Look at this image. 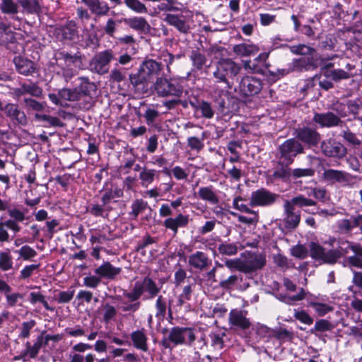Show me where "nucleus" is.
Here are the masks:
<instances>
[{"label": "nucleus", "instance_id": "nucleus-1", "mask_svg": "<svg viewBox=\"0 0 362 362\" xmlns=\"http://www.w3.org/2000/svg\"><path fill=\"white\" fill-rule=\"evenodd\" d=\"M338 247L327 250L319 244L313 243L310 245V256L324 263L333 264L342 256H345L350 251L354 252V247L358 244H354L349 241H338Z\"/></svg>", "mask_w": 362, "mask_h": 362}, {"label": "nucleus", "instance_id": "nucleus-30", "mask_svg": "<svg viewBox=\"0 0 362 362\" xmlns=\"http://www.w3.org/2000/svg\"><path fill=\"white\" fill-rule=\"evenodd\" d=\"M305 298H307L308 305L312 307L320 316H324L333 310L331 305L320 303L315 299H313L312 295L309 294L308 292Z\"/></svg>", "mask_w": 362, "mask_h": 362}, {"label": "nucleus", "instance_id": "nucleus-46", "mask_svg": "<svg viewBox=\"0 0 362 362\" xmlns=\"http://www.w3.org/2000/svg\"><path fill=\"white\" fill-rule=\"evenodd\" d=\"M24 103L25 105L26 108L28 110H33L35 111L36 113L44 111L46 107V103L42 102H38L34 99L32 98H25Z\"/></svg>", "mask_w": 362, "mask_h": 362}, {"label": "nucleus", "instance_id": "nucleus-16", "mask_svg": "<svg viewBox=\"0 0 362 362\" xmlns=\"http://www.w3.org/2000/svg\"><path fill=\"white\" fill-rule=\"evenodd\" d=\"M284 209L285 227L288 229H295L300 223V213L295 211V208L288 203V200L284 202Z\"/></svg>", "mask_w": 362, "mask_h": 362}, {"label": "nucleus", "instance_id": "nucleus-22", "mask_svg": "<svg viewBox=\"0 0 362 362\" xmlns=\"http://www.w3.org/2000/svg\"><path fill=\"white\" fill-rule=\"evenodd\" d=\"M3 110H4L6 116L11 119L23 125L27 124V117L25 112L21 110L16 104L8 103L4 106Z\"/></svg>", "mask_w": 362, "mask_h": 362}, {"label": "nucleus", "instance_id": "nucleus-60", "mask_svg": "<svg viewBox=\"0 0 362 362\" xmlns=\"http://www.w3.org/2000/svg\"><path fill=\"white\" fill-rule=\"evenodd\" d=\"M101 282V279L98 275H88L83 278V286L90 288H95Z\"/></svg>", "mask_w": 362, "mask_h": 362}, {"label": "nucleus", "instance_id": "nucleus-3", "mask_svg": "<svg viewBox=\"0 0 362 362\" xmlns=\"http://www.w3.org/2000/svg\"><path fill=\"white\" fill-rule=\"evenodd\" d=\"M160 288L151 278L146 276L136 281L133 288L124 296L131 301H136L143 296L144 300L155 298L160 292Z\"/></svg>", "mask_w": 362, "mask_h": 362}, {"label": "nucleus", "instance_id": "nucleus-33", "mask_svg": "<svg viewBox=\"0 0 362 362\" xmlns=\"http://www.w3.org/2000/svg\"><path fill=\"white\" fill-rule=\"evenodd\" d=\"M313 57H302L293 59L291 64V69L293 71H303L310 69L313 65Z\"/></svg>", "mask_w": 362, "mask_h": 362}, {"label": "nucleus", "instance_id": "nucleus-28", "mask_svg": "<svg viewBox=\"0 0 362 362\" xmlns=\"http://www.w3.org/2000/svg\"><path fill=\"white\" fill-rule=\"evenodd\" d=\"M88 8L91 13L97 16H104L110 11V6L105 2L100 0H90L88 2Z\"/></svg>", "mask_w": 362, "mask_h": 362}, {"label": "nucleus", "instance_id": "nucleus-37", "mask_svg": "<svg viewBox=\"0 0 362 362\" xmlns=\"http://www.w3.org/2000/svg\"><path fill=\"white\" fill-rule=\"evenodd\" d=\"M324 76L327 78L332 79L336 82L341 80L349 79L353 76L351 73H349L348 71L341 69L325 70L324 72Z\"/></svg>", "mask_w": 362, "mask_h": 362}, {"label": "nucleus", "instance_id": "nucleus-52", "mask_svg": "<svg viewBox=\"0 0 362 362\" xmlns=\"http://www.w3.org/2000/svg\"><path fill=\"white\" fill-rule=\"evenodd\" d=\"M163 172L166 175H170V173H172L177 180H187L188 177V173L186 170L180 166L174 167L171 171H170L167 168H165Z\"/></svg>", "mask_w": 362, "mask_h": 362}, {"label": "nucleus", "instance_id": "nucleus-34", "mask_svg": "<svg viewBox=\"0 0 362 362\" xmlns=\"http://www.w3.org/2000/svg\"><path fill=\"white\" fill-rule=\"evenodd\" d=\"M158 176V172L155 169H148L146 167L142 168L139 173L141 185L144 187H147L152 184L155 178Z\"/></svg>", "mask_w": 362, "mask_h": 362}, {"label": "nucleus", "instance_id": "nucleus-58", "mask_svg": "<svg viewBox=\"0 0 362 362\" xmlns=\"http://www.w3.org/2000/svg\"><path fill=\"white\" fill-rule=\"evenodd\" d=\"M40 267V264H33L25 266L20 272L21 279H27L30 278L35 271L37 270Z\"/></svg>", "mask_w": 362, "mask_h": 362}, {"label": "nucleus", "instance_id": "nucleus-39", "mask_svg": "<svg viewBox=\"0 0 362 362\" xmlns=\"http://www.w3.org/2000/svg\"><path fill=\"white\" fill-rule=\"evenodd\" d=\"M13 262L9 249L0 251V270L6 272L13 268Z\"/></svg>", "mask_w": 362, "mask_h": 362}, {"label": "nucleus", "instance_id": "nucleus-9", "mask_svg": "<svg viewBox=\"0 0 362 362\" xmlns=\"http://www.w3.org/2000/svg\"><path fill=\"white\" fill-rule=\"evenodd\" d=\"M112 59L113 54L110 49L99 52L90 62V70L98 74L107 73L109 70V63Z\"/></svg>", "mask_w": 362, "mask_h": 362}, {"label": "nucleus", "instance_id": "nucleus-50", "mask_svg": "<svg viewBox=\"0 0 362 362\" xmlns=\"http://www.w3.org/2000/svg\"><path fill=\"white\" fill-rule=\"evenodd\" d=\"M218 250L222 255H234L238 252V246L235 243H224L218 245Z\"/></svg>", "mask_w": 362, "mask_h": 362}, {"label": "nucleus", "instance_id": "nucleus-62", "mask_svg": "<svg viewBox=\"0 0 362 362\" xmlns=\"http://www.w3.org/2000/svg\"><path fill=\"white\" fill-rule=\"evenodd\" d=\"M76 30L70 26L69 25L62 28L58 33V35H61L63 39L73 40L76 35Z\"/></svg>", "mask_w": 362, "mask_h": 362}, {"label": "nucleus", "instance_id": "nucleus-49", "mask_svg": "<svg viewBox=\"0 0 362 362\" xmlns=\"http://www.w3.org/2000/svg\"><path fill=\"white\" fill-rule=\"evenodd\" d=\"M146 202L143 199H136L132 204V211L129 214L130 216H133L134 218H136L140 213L146 209Z\"/></svg>", "mask_w": 362, "mask_h": 362}, {"label": "nucleus", "instance_id": "nucleus-56", "mask_svg": "<svg viewBox=\"0 0 362 362\" xmlns=\"http://www.w3.org/2000/svg\"><path fill=\"white\" fill-rule=\"evenodd\" d=\"M204 133L201 139L196 136H191L187 139V145L192 150L200 151L204 146Z\"/></svg>", "mask_w": 362, "mask_h": 362}, {"label": "nucleus", "instance_id": "nucleus-42", "mask_svg": "<svg viewBox=\"0 0 362 362\" xmlns=\"http://www.w3.org/2000/svg\"><path fill=\"white\" fill-rule=\"evenodd\" d=\"M59 55L61 56L59 59L64 60L65 65L69 68L77 67L81 62V57L77 54L72 55L63 52H60Z\"/></svg>", "mask_w": 362, "mask_h": 362}, {"label": "nucleus", "instance_id": "nucleus-41", "mask_svg": "<svg viewBox=\"0 0 362 362\" xmlns=\"http://www.w3.org/2000/svg\"><path fill=\"white\" fill-rule=\"evenodd\" d=\"M1 11L8 15H16L18 13L19 6L13 0H1Z\"/></svg>", "mask_w": 362, "mask_h": 362}, {"label": "nucleus", "instance_id": "nucleus-43", "mask_svg": "<svg viewBox=\"0 0 362 362\" xmlns=\"http://www.w3.org/2000/svg\"><path fill=\"white\" fill-rule=\"evenodd\" d=\"M127 8L136 13H147L148 9L146 5L140 0H124Z\"/></svg>", "mask_w": 362, "mask_h": 362}, {"label": "nucleus", "instance_id": "nucleus-23", "mask_svg": "<svg viewBox=\"0 0 362 362\" xmlns=\"http://www.w3.org/2000/svg\"><path fill=\"white\" fill-rule=\"evenodd\" d=\"M121 272V268L112 266L109 262H104L95 269V274L100 279H113Z\"/></svg>", "mask_w": 362, "mask_h": 362}, {"label": "nucleus", "instance_id": "nucleus-12", "mask_svg": "<svg viewBox=\"0 0 362 362\" xmlns=\"http://www.w3.org/2000/svg\"><path fill=\"white\" fill-rule=\"evenodd\" d=\"M322 177L328 182H338L344 186L353 187L354 184V179L356 177L345 171L327 169L324 170Z\"/></svg>", "mask_w": 362, "mask_h": 362}, {"label": "nucleus", "instance_id": "nucleus-24", "mask_svg": "<svg viewBox=\"0 0 362 362\" xmlns=\"http://www.w3.org/2000/svg\"><path fill=\"white\" fill-rule=\"evenodd\" d=\"M297 137L309 146H315L320 139L318 132L308 127L300 129L298 132Z\"/></svg>", "mask_w": 362, "mask_h": 362}, {"label": "nucleus", "instance_id": "nucleus-2", "mask_svg": "<svg viewBox=\"0 0 362 362\" xmlns=\"http://www.w3.org/2000/svg\"><path fill=\"white\" fill-rule=\"evenodd\" d=\"M160 73L159 63L153 59L146 60L140 66L138 73L129 76V81L135 88L146 91L148 89V84L156 78H158Z\"/></svg>", "mask_w": 362, "mask_h": 362}, {"label": "nucleus", "instance_id": "nucleus-26", "mask_svg": "<svg viewBox=\"0 0 362 362\" xmlns=\"http://www.w3.org/2000/svg\"><path fill=\"white\" fill-rule=\"evenodd\" d=\"M123 22L125 25L136 31L144 32L148 30L151 28L146 18L141 16L127 18L123 20Z\"/></svg>", "mask_w": 362, "mask_h": 362}, {"label": "nucleus", "instance_id": "nucleus-63", "mask_svg": "<svg viewBox=\"0 0 362 362\" xmlns=\"http://www.w3.org/2000/svg\"><path fill=\"white\" fill-rule=\"evenodd\" d=\"M315 170L312 168H296L292 170L291 175L295 178L311 177L314 175Z\"/></svg>", "mask_w": 362, "mask_h": 362}, {"label": "nucleus", "instance_id": "nucleus-18", "mask_svg": "<svg viewBox=\"0 0 362 362\" xmlns=\"http://www.w3.org/2000/svg\"><path fill=\"white\" fill-rule=\"evenodd\" d=\"M189 218L188 215H185L181 213L178 214L175 217H168L163 221V226L167 228L172 230L174 234H176L179 228H185L189 224Z\"/></svg>", "mask_w": 362, "mask_h": 362}, {"label": "nucleus", "instance_id": "nucleus-27", "mask_svg": "<svg viewBox=\"0 0 362 362\" xmlns=\"http://www.w3.org/2000/svg\"><path fill=\"white\" fill-rule=\"evenodd\" d=\"M14 64L18 73L25 76L32 75L36 71L35 64L32 61L20 57L14 58Z\"/></svg>", "mask_w": 362, "mask_h": 362}, {"label": "nucleus", "instance_id": "nucleus-6", "mask_svg": "<svg viewBox=\"0 0 362 362\" xmlns=\"http://www.w3.org/2000/svg\"><path fill=\"white\" fill-rule=\"evenodd\" d=\"M241 262L240 272L250 276L262 269L267 263L266 256L258 252L249 253L247 257Z\"/></svg>", "mask_w": 362, "mask_h": 362}, {"label": "nucleus", "instance_id": "nucleus-40", "mask_svg": "<svg viewBox=\"0 0 362 362\" xmlns=\"http://www.w3.org/2000/svg\"><path fill=\"white\" fill-rule=\"evenodd\" d=\"M189 57L196 70H201L207 62L205 55L197 50L192 51Z\"/></svg>", "mask_w": 362, "mask_h": 362}, {"label": "nucleus", "instance_id": "nucleus-14", "mask_svg": "<svg viewBox=\"0 0 362 362\" xmlns=\"http://www.w3.org/2000/svg\"><path fill=\"white\" fill-rule=\"evenodd\" d=\"M163 20L181 33L186 34L190 30L189 19L182 14L166 13Z\"/></svg>", "mask_w": 362, "mask_h": 362}, {"label": "nucleus", "instance_id": "nucleus-61", "mask_svg": "<svg viewBox=\"0 0 362 362\" xmlns=\"http://www.w3.org/2000/svg\"><path fill=\"white\" fill-rule=\"evenodd\" d=\"M156 314L157 317H163L166 313V303L164 298L162 296H159L156 303Z\"/></svg>", "mask_w": 362, "mask_h": 362}, {"label": "nucleus", "instance_id": "nucleus-45", "mask_svg": "<svg viewBox=\"0 0 362 362\" xmlns=\"http://www.w3.org/2000/svg\"><path fill=\"white\" fill-rule=\"evenodd\" d=\"M288 203L294 207L298 206L299 207L315 206L316 202L310 199H308L303 195H299L293 197L291 200H288Z\"/></svg>", "mask_w": 362, "mask_h": 362}, {"label": "nucleus", "instance_id": "nucleus-51", "mask_svg": "<svg viewBox=\"0 0 362 362\" xmlns=\"http://www.w3.org/2000/svg\"><path fill=\"white\" fill-rule=\"evenodd\" d=\"M288 165L286 164V166L281 165L277 168L273 173L274 178L281 179L283 180H287L291 176L292 170L288 167Z\"/></svg>", "mask_w": 362, "mask_h": 362}, {"label": "nucleus", "instance_id": "nucleus-59", "mask_svg": "<svg viewBox=\"0 0 362 362\" xmlns=\"http://www.w3.org/2000/svg\"><path fill=\"white\" fill-rule=\"evenodd\" d=\"M294 317L296 320L308 325H310L313 322V319L303 310H294Z\"/></svg>", "mask_w": 362, "mask_h": 362}, {"label": "nucleus", "instance_id": "nucleus-8", "mask_svg": "<svg viewBox=\"0 0 362 362\" xmlns=\"http://www.w3.org/2000/svg\"><path fill=\"white\" fill-rule=\"evenodd\" d=\"M168 339L175 345L191 344L195 335L192 328L175 327L170 329Z\"/></svg>", "mask_w": 362, "mask_h": 362}, {"label": "nucleus", "instance_id": "nucleus-48", "mask_svg": "<svg viewBox=\"0 0 362 362\" xmlns=\"http://www.w3.org/2000/svg\"><path fill=\"white\" fill-rule=\"evenodd\" d=\"M19 4L26 12L30 13H37L40 10L37 0H20Z\"/></svg>", "mask_w": 362, "mask_h": 362}, {"label": "nucleus", "instance_id": "nucleus-19", "mask_svg": "<svg viewBox=\"0 0 362 362\" xmlns=\"http://www.w3.org/2000/svg\"><path fill=\"white\" fill-rule=\"evenodd\" d=\"M313 121L320 127H332L337 126L341 119L332 112L315 113Z\"/></svg>", "mask_w": 362, "mask_h": 362}, {"label": "nucleus", "instance_id": "nucleus-21", "mask_svg": "<svg viewBox=\"0 0 362 362\" xmlns=\"http://www.w3.org/2000/svg\"><path fill=\"white\" fill-rule=\"evenodd\" d=\"M247 313L243 310L237 309L232 310L229 314V322L233 326L240 327L241 329H247L250 322L246 317Z\"/></svg>", "mask_w": 362, "mask_h": 362}, {"label": "nucleus", "instance_id": "nucleus-15", "mask_svg": "<svg viewBox=\"0 0 362 362\" xmlns=\"http://www.w3.org/2000/svg\"><path fill=\"white\" fill-rule=\"evenodd\" d=\"M240 90L245 96L257 94L262 88L260 79L253 76H245L240 83Z\"/></svg>", "mask_w": 362, "mask_h": 362}, {"label": "nucleus", "instance_id": "nucleus-17", "mask_svg": "<svg viewBox=\"0 0 362 362\" xmlns=\"http://www.w3.org/2000/svg\"><path fill=\"white\" fill-rule=\"evenodd\" d=\"M211 264L208 255L203 252L197 251L188 257V264L192 268L203 271Z\"/></svg>", "mask_w": 362, "mask_h": 362}, {"label": "nucleus", "instance_id": "nucleus-36", "mask_svg": "<svg viewBox=\"0 0 362 362\" xmlns=\"http://www.w3.org/2000/svg\"><path fill=\"white\" fill-rule=\"evenodd\" d=\"M346 263L349 267L362 269V246L358 245L354 247V255L346 259Z\"/></svg>", "mask_w": 362, "mask_h": 362}, {"label": "nucleus", "instance_id": "nucleus-29", "mask_svg": "<svg viewBox=\"0 0 362 362\" xmlns=\"http://www.w3.org/2000/svg\"><path fill=\"white\" fill-rule=\"evenodd\" d=\"M131 339L134 347L144 351L148 350L147 337L144 329H137L131 334Z\"/></svg>", "mask_w": 362, "mask_h": 362}, {"label": "nucleus", "instance_id": "nucleus-7", "mask_svg": "<svg viewBox=\"0 0 362 362\" xmlns=\"http://www.w3.org/2000/svg\"><path fill=\"white\" fill-rule=\"evenodd\" d=\"M269 54V53L263 52L252 60H243L244 69L250 73L266 74L267 71H269L270 64L267 61Z\"/></svg>", "mask_w": 362, "mask_h": 362}, {"label": "nucleus", "instance_id": "nucleus-10", "mask_svg": "<svg viewBox=\"0 0 362 362\" xmlns=\"http://www.w3.org/2000/svg\"><path fill=\"white\" fill-rule=\"evenodd\" d=\"M279 196L261 188L252 192L250 199L251 206H267L273 204Z\"/></svg>", "mask_w": 362, "mask_h": 362}, {"label": "nucleus", "instance_id": "nucleus-55", "mask_svg": "<svg viewBox=\"0 0 362 362\" xmlns=\"http://www.w3.org/2000/svg\"><path fill=\"white\" fill-rule=\"evenodd\" d=\"M197 110L200 111L202 115L205 118H211L214 115L211 105L206 101H202L197 106Z\"/></svg>", "mask_w": 362, "mask_h": 362}, {"label": "nucleus", "instance_id": "nucleus-13", "mask_svg": "<svg viewBox=\"0 0 362 362\" xmlns=\"http://www.w3.org/2000/svg\"><path fill=\"white\" fill-rule=\"evenodd\" d=\"M321 148L323 153L328 157L341 158L346 154V147L334 139H327L322 141Z\"/></svg>", "mask_w": 362, "mask_h": 362}, {"label": "nucleus", "instance_id": "nucleus-35", "mask_svg": "<svg viewBox=\"0 0 362 362\" xmlns=\"http://www.w3.org/2000/svg\"><path fill=\"white\" fill-rule=\"evenodd\" d=\"M307 291L303 288H300L297 294L296 295H286L283 293H278L276 295V298L281 302H284L288 305H293L295 302L302 300L305 298Z\"/></svg>", "mask_w": 362, "mask_h": 362}, {"label": "nucleus", "instance_id": "nucleus-25", "mask_svg": "<svg viewBox=\"0 0 362 362\" xmlns=\"http://www.w3.org/2000/svg\"><path fill=\"white\" fill-rule=\"evenodd\" d=\"M233 52L240 57L255 55L259 52V47L252 43H240L233 47Z\"/></svg>", "mask_w": 362, "mask_h": 362}, {"label": "nucleus", "instance_id": "nucleus-38", "mask_svg": "<svg viewBox=\"0 0 362 362\" xmlns=\"http://www.w3.org/2000/svg\"><path fill=\"white\" fill-rule=\"evenodd\" d=\"M59 95L64 105L66 101H76L81 98V93L78 88L73 90L69 88L61 89L59 90Z\"/></svg>", "mask_w": 362, "mask_h": 362}, {"label": "nucleus", "instance_id": "nucleus-53", "mask_svg": "<svg viewBox=\"0 0 362 362\" xmlns=\"http://www.w3.org/2000/svg\"><path fill=\"white\" fill-rule=\"evenodd\" d=\"M236 274L229 276L228 278H221L219 281V286L223 289L237 288Z\"/></svg>", "mask_w": 362, "mask_h": 362}, {"label": "nucleus", "instance_id": "nucleus-31", "mask_svg": "<svg viewBox=\"0 0 362 362\" xmlns=\"http://www.w3.org/2000/svg\"><path fill=\"white\" fill-rule=\"evenodd\" d=\"M44 343V337L42 334L37 337L36 341L31 345L30 342L26 343V349L22 353V358L24 361H26L25 357L29 356L30 358H34L38 354L40 349H41Z\"/></svg>", "mask_w": 362, "mask_h": 362}, {"label": "nucleus", "instance_id": "nucleus-32", "mask_svg": "<svg viewBox=\"0 0 362 362\" xmlns=\"http://www.w3.org/2000/svg\"><path fill=\"white\" fill-rule=\"evenodd\" d=\"M198 196L212 205L218 204L219 199L212 186L202 187L199 189Z\"/></svg>", "mask_w": 362, "mask_h": 362}, {"label": "nucleus", "instance_id": "nucleus-11", "mask_svg": "<svg viewBox=\"0 0 362 362\" xmlns=\"http://www.w3.org/2000/svg\"><path fill=\"white\" fill-rule=\"evenodd\" d=\"M281 157L284 159L285 164L289 165L298 153L303 152L302 145L296 139H290L284 141L279 148Z\"/></svg>", "mask_w": 362, "mask_h": 362}, {"label": "nucleus", "instance_id": "nucleus-20", "mask_svg": "<svg viewBox=\"0 0 362 362\" xmlns=\"http://www.w3.org/2000/svg\"><path fill=\"white\" fill-rule=\"evenodd\" d=\"M159 2L154 8L155 13L157 14L163 13L165 16L171 12L181 11L183 8V4L178 0H161Z\"/></svg>", "mask_w": 362, "mask_h": 362}, {"label": "nucleus", "instance_id": "nucleus-54", "mask_svg": "<svg viewBox=\"0 0 362 362\" xmlns=\"http://www.w3.org/2000/svg\"><path fill=\"white\" fill-rule=\"evenodd\" d=\"M244 199L240 197H235L233 201L234 209L246 214H255V211L251 209L247 204L243 203Z\"/></svg>", "mask_w": 362, "mask_h": 362}, {"label": "nucleus", "instance_id": "nucleus-47", "mask_svg": "<svg viewBox=\"0 0 362 362\" xmlns=\"http://www.w3.org/2000/svg\"><path fill=\"white\" fill-rule=\"evenodd\" d=\"M16 252L19 255L20 258H22L25 261L30 260L37 254L33 247L28 245L22 246L18 250H16Z\"/></svg>", "mask_w": 362, "mask_h": 362}, {"label": "nucleus", "instance_id": "nucleus-64", "mask_svg": "<svg viewBox=\"0 0 362 362\" xmlns=\"http://www.w3.org/2000/svg\"><path fill=\"white\" fill-rule=\"evenodd\" d=\"M291 255L299 259H304L308 256V250L303 245H298L293 247L291 250Z\"/></svg>", "mask_w": 362, "mask_h": 362}, {"label": "nucleus", "instance_id": "nucleus-5", "mask_svg": "<svg viewBox=\"0 0 362 362\" xmlns=\"http://www.w3.org/2000/svg\"><path fill=\"white\" fill-rule=\"evenodd\" d=\"M154 90L161 97L180 98L183 93V87L180 83L163 78L156 79Z\"/></svg>", "mask_w": 362, "mask_h": 362}, {"label": "nucleus", "instance_id": "nucleus-44", "mask_svg": "<svg viewBox=\"0 0 362 362\" xmlns=\"http://www.w3.org/2000/svg\"><path fill=\"white\" fill-rule=\"evenodd\" d=\"M291 52L295 54L303 55L304 57H313V54L315 50L305 45H298L290 47Z\"/></svg>", "mask_w": 362, "mask_h": 362}, {"label": "nucleus", "instance_id": "nucleus-57", "mask_svg": "<svg viewBox=\"0 0 362 362\" xmlns=\"http://www.w3.org/2000/svg\"><path fill=\"white\" fill-rule=\"evenodd\" d=\"M23 90H25L26 94L37 98L40 97L42 93V88L34 83H23Z\"/></svg>", "mask_w": 362, "mask_h": 362}, {"label": "nucleus", "instance_id": "nucleus-4", "mask_svg": "<svg viewBox=\"0 0 362 362\" xmlns=\"http://www.w3.org/2000/svg\"><path fill=\"white\" fill-rule=\"evenodd\" d=\"M240 66L230 59H222L217 65L216 69L213 75L218 83H223L226 88H230L231 85L228 81V78H233L240 71Z\"/></svg>", "mask_w": 362, "mask_h": 362}]
</instances>
